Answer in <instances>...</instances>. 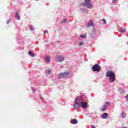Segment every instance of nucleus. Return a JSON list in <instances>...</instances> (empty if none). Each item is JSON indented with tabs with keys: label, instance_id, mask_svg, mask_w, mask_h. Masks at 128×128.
<instances>
[{
	"label": "nucleus",
	"instance_id": "nucleus-16",
	"mask_svg": "<svg viewBox=\"0 0 128 128\" xmlns=\"http://www.w3.org/2000/svg\"><path fill=\"white\" fill-rule=\"evenodd\" d=\"M15 18L16 20H20V16L18 15V13L16 12L15 14Z\"/></svg>",
	"mask_w": 128,
	"mask_h": 128
},
{
	"label": "nucleus",
	"instance_id": "nucleus-23",
	"mask_svg": "<svg viewBox=\"0 0 128 128\" xmlns=\"http://www.w3.org/2000/svg\"><path fill=\"white\" fill-rule=\"evenodd\" d=\"M80 38H86V35L84 34V35H81Z\"/></svg>",
	"mask_w": 128,
	"mask_h": 128
},
{
	"label": "nucleus",
	"instance_id": "nucleus-20",
	"mask_svg": "<svg viewBox=\"0 0 128 128\" xmlns=\"http://www.w3.org/2000/svg\"><path fill=\"white\" fill-rule=\"evenodd\" d=\"M30 30H34V26L32 25H30L29 26Z\"/></svg>",
	"mask_w": 128,
	"mask_h": 128
},
{
	"label": "nucleus",
	"instance_id": "nucleus-2",
	"mask_svg": "<svg viewBox=\"0 0 128 128\" xmlns=\"http://www.w3.org/2000/svg\"><path fill=\"white\" fill-rule=\"evenodd\" d=\"M85 2H82L80 4L81 6H82L83 8H88L89 10H92V8L94 7V5L90 3V1L92 0H84Z\"/></svg>",
	"mask_w": 128,
	"mask_h": 128
},
{
	"label": "nucleus",
	"instance_id": "nucleus-12",
	"mask_svg": "<svg viewBox=\"0 0 128 128\" xmlns=\"http://www.w3.org/2000/svg\"><path fill=\"white\" fill-rule=\"evenodd\" d=\"M29 56H32V58H34V53H32V51L30 50L28 52Z\"/></svg>",
	"mask_w": 128,
	"mask_h": 128
},
{
	"label": "nucleus",
	"instance_id": "nucleus-28",
	"mask_svg": "<svg viewBox=\"0 0 128 128\" xmlns=\"http://www.w3.org/2000/svg\"><path fill=\"white\" fill-rule=\"evenodd\" d=\"M44 34H48V30H45Z\"/></svg>",
	"mask_w": 128,
	"mask_h": 128
},
{
	"label": "nucleus",
	"instance_id": "nucleus-11",
	"mask_svg": "<svg viewBox=\"0 0 128 128\" xmlns=\"http://www.w3.org/2000/svg\"><path fill=\"white\" fill-rule=\"evenodd\" d=\"M108 116V115L107 113H104L103 114H102V118H104V120H106Z\"/></svg>",
	"mask_w": 128,
	"mask_h": 128
},
{
	"label": "nucleus",
	"instance_id": "nucleus-24",
	"mask_svg": "<svg viewBox=\"0 0 128 128\" xmlns=\"http://www.w3.org/2000/svg\"><path fill=\"white\" fill-rule=\"evenodd\" d=\"M10 20H11L10 19H9L7 20V22H6L7 24H10Z\"/></svg>",
	"mask_w": 128,
	"mask_h": 128
},
{
	"label": "nucleus",
	"instance_id": "nucleus-5",
	"mask_svg": "<svg viewBox=\"0 0 128 128\" xmlns=\"http://www.w3.org/2000/svg\"><path fill=\"white\" fill-rule=\"evenodd\" d=\"M68 72L60 73L58 74V78H68Z\"/></svg>",
	"mask_w": 128,
	"mask_h": 128
},
{
	"label": "nucleus",
	"instance_id": "nucleus-10",
	"mask_svg": "<svg viewBox=\"0 0 128 128\" xmlns=\"http://www.w3.org/2000/svg\"><path fill=\"white\" fill-rule=\"evenodd\" d=\"M45 60L46 64H50V56H46L45 57Z\"/></svg>",
	"mask_w": 128,
	"mask_h": 128
},
{
	"label": "nucleus",
	"instance_id": "nucleus-8",
	"mask_svg": "<svg viewBox=\"0 0 128 128\" xmlns=\"http://www.w3.org/2000/svg\"><path fill=\"white\" fill-rule=\"evenodd\" d=\"M80 12H84L86 14H88V10L87 9L83 8L82 7H80Z\"/></svg>",
	"mask_w": 128,
	"mask_h": 128
},
{
	"label": "nucleus",
	"instance_id": "nucleus-9",
	"mask_svg": "<svg viewBox=\"0 0 128 128\" xmlns=\"http://www.w3.org/2000/svg\"><path fill=\"white\" fill-rule=\"evenodd\" d=\"M94 26V21L92 20L89 21L88 23L86 25L87 28H90V26Z\"/></svg>",
	"mask_w": 128,
	"mask_h": 128
},
{
	"label": "nucleus",
	"instance_id": "nucleus-7",
	"mask_svg": "<svg viewBox=\"0 0 128 128\" xmlns=\"http://www.w3.org/2000/svg\"><path fill=\"white\" fill-rule=\"evenodd\" d=\"M110 106V102H106L105 104H104L102 106V108H101L102 112H104L106 110V108Z\"/></svg>",
	"mask_w": 128,
	"mask_h": 128
},
{
	"label": "nucleus",
	"instance_id": "nucleus-25",
	"mask_svg": "<svg viewBox=\"0 0 128 128\" xmlns=\"http://www.w3.org/2000/svg\"><path fill=\"white\" fill-rule=\"evenodd\" d=\"M32 90L33 92H36V89H34V88H32Z\"/></svg>",
	"mask_w": 128,
	"mask_h": 128
},
{
	"label": "nucleus",
	"instance_id": "nucleus-14",
	"mask_svg": "<svg viewBox=\"0 0 128 128\" xmlns=\"http://www.w3.org/2000/svg\"><path fill=\"white\" fill-rule=\"evenodd\" d=\"M45 72L46 74H50L52 70H46Z\"/></svg>",
	"mask_w": 128,
	"mask_h": 128
},
{
	"label": "nucleus",
	"instance_id": "nucleus-4",
	"mask_svg": "<svg viewBox=\"0 0 128 128\" xmlns=\"http://www.w3.org/2000/svg\"><path fill=\"white\" fill-rule=\"evenodd\" d=\"M92 70L93 72H100V66L98 64H95L92 68Z\"/></svg>",
	"mask_w": 128,
	"mask_h": 128
},
{
	"label": "nucleus",
	"instance_id": "nucleus-19",
	"mask_svg": "<svg viewBox=\"0 0 128 128\" xmlns=\"http://www.w3.org/2000/svg\"><path fill=\"white\" fill-rule=\"evenodd\" d=\"M66 19L64 18L63 20L61 21V24H66Z\"/></svg>",
	"mask_w": 128,
	"mask_h": 128
},
{
	"label": "nucleus",
	"instance_id": "nucleus-27",
	"mask_svg": "<svg viewBox=\"0 0 128 128\" xmlns=\"http://www.w3.org/2000/svg\"><path fill=\"white\" fill-rule=\"evenodd\" d=\"M91 128H96V126H94V125H92V126H91Z\"/></svg>",
	"mask_w": 128,
	"mask_h": 128
},
{
	"label": "nucleus",
	"instance_id": "nucleus-3",
	"mask_svg": "<svg viewBox=\"0 0 128 128\" xmlns=\"http://www.w3.org/2000/svg\"><path fill=\"white\" fill-rule=\"evenodd\" d=\"M106 76L110 78V82H114L116 80V74L111 71H108L106 73Z\"/></svg>",
	"mask_w": 128,
	"mask_h": 128
},
{
	"label": "nucleus",
	"instance_id": "nucleus-6",
	"mask_svg": "<svg viewBox=\"0 0 128 128\" xmlns=\"http://www.w3.org/2000/svg\"><path fill=\"white\" fill-rule=\"evenodd\" d=\"M56 60L58 62H62L64 60V58L62 56H58L56 57Z\"/></svg>",
	"mask_w": 128,
	"mask_h": 128
},
{
	"label": "nucleus",
	"instance_id": "nucleus-18",
	"mask_svg": "<svg viewBox=\"0 0 128 128\" xmlns=\"http://www.w3.org/2000/svg\"><path fill=\"white\" fill-rule=\"evenodd\" d=\"M120 94H124V89L122 88H120Z\"/></svg>",
	"mask_w": 128,
	"mask_h": 128
},
{
	"label": "nucleus",
	"instance_id": "nucleus-13",
	"mask_svg": "<svg viewBox=\"0 0 128 128\" xmlns=\"http://www.w3.org/2000/svg\"><path fill=\"white\" fill-rule=\"evenodd\" d=\"M72 124H78V120L76 119L72 120Z\"/></svg>",
	"mask_w": 128,
	"mask_h": 128
},
{
	"label": "nucleus",
	"instance_id": "nucleus-22",
	"mask_svg": "<svg viewBox=\"0 0 128 128\" xmlns=\"http://www.w3.org/2000/svg\"><path fill=\"white\" fill-rule=\"evenodd\" d=\"M102 22L103 24H106V20L104 19H102Z\"/></svg>",
	"mask_w": 128,
	"mask_h": 128
},
{
	"label": "nucleus",
	"instance_id": "nucleus-15",
	"mask_svg": "<svg viewBox=\"0 0 128 128\" xmlns=\"http://www.w3.org/2000/svg\"><path fill=\"white\" fill-rule=\"evenodd\" d=\"M121 114H122V118H126V114L124 112H122Z\"/></svg>",
	"mask_w": 128,
	"mask_h": 128
},
{
	"label": "nucleus",
	"instance_id": "nucleus-26",
	"mask_svg": "<svg viewBox=\"0 0 128 128\" xmlns=\"http://www.w3.org/2000/svg\"><path fill=\"white\" fill-rule=\"evenodd\" d=\"M112 2H113L114 4L116 2V0H113V1Z\"/></svg>",
	"mask_w": 128,
	"mask_h": 128
},
{
	"label": "nucleus",
	"instance_id": "nucleus-21",
	"mask_svg": "<svg viewBox=\"0 0 128 128\" xmlns=\"http://www.w3.org/2000/svg\"><path fill=\"white\" fill-rule=\"evenodd\" d=\"M84 41H82L80 42L79 43V46H84Z\"/></svg>",
	"mask_w": 128,
	"mask_h": 128
},
{
	"label": "nucleus",
	"instance_id": "nucleus-1",
	"mask_svg": "<svg viewBox=\"0 0 128 128\" xmlns=\"http://www.w3.org/2000/svg\"><path fill=\"white\" fill-rule=\"evenodd\" d=\"M80 106L83 108H88V103L84 102V100L82 96L76 98L74 100V110H78V108H80Z\"/></svg>",
	"mask_w": 128,
	"mask_h": 128
},
{
	"label": "nucleus",
	"instance_id": "nucleus-17",
	"mask_svg": "<svg viewBox=\"0 0 128 128\" xmlns=\"http://www.w3.org/2000/svg\"><path fill=\"white\" fill-rule=\"evenodd\" d=\"M120 32H126V29L124 28H120Z\"/></svg>",
	"mask_w": 128,
	"mask_h": 128
}]
</instances>
